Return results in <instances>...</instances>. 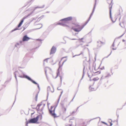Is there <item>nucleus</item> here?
<instances>
[{"label": "nucleus", "mask_w": 126, "mask_h": 126, "mask_svg": "<svg viewBox=\"0 0 126 126\" xmlns=\"http://www.w3.org/2000/svg\"><path fill=\"white\" fill-rule=\"evenodd\" d=\"M90 18V17L87 21L81 26L78 23H73L72 25V29L76 32H78L80 31L88 23Z\"/></svg>", "instance_id": "1"}, {"label": "nucleus", "mask_w": 126, "mask_h": 126, "mask_svg": "<svg viewBox=\"0 0 126 126\" xmlns=\"http://www.w3.org/2000/svg\"><path fill=\"white\" fill-rule=\"evenodd\" d=\"M39 117L38 116H37L36 118L31 119L29 120L28 121L26 122V125L29 123H35L37 122L38 120Z\"/></svg>", "instance_id": "2"}, {"label": "nucleus", "mask_w": 126, "mask_h": 126, "mask_svg": "<svg viewBox=\"0 0 126 126\" xmlns=\"http://www.w3.org/2000/svg\"><path fill=\"white\" fill-rule=\"evenodd\" d=\"M55 109L54 107L51 106L50 108L49 109V113L54 118L56 117V114L55 113Z\"/></svg>", "instance_id": "3"}, {"label": "nucleus", "mask_w": 126, "mask_h": 126, "mask_svg": "<svg viewBox=\"0 0 126 126\" xmlns=\"http://www.w3.org/2000/svg\"><path fill=\"white\" fill-rule=\"evenodd\" d=\"M99 68V66L95 64L94 67V70H93L94 75H97L100 73V72L99 71H97Z\"/></svg>", "instance_id": "4"}, {"label": "nucleus", "mask_w": 126, "mask_h": 126, "mask_svg": "<svg viewBox=\"0 0 126 126\" xmlns=\"http://www.w3.org/2000/svg\"><path fill=\"white\" fill-rule=\"evenodd\" d=\"M76 125V121L74 118L70 119L69 123L66 125V126H73Z\"/></svg>", "instance_id": "5"}, {"label": "nucleus", "mask_w": 126, "mask_h": 126, "mask_svg": "<svg viewBox=\"0 0 126 126\" xmlns=\"http://www.w3.org/2000/svg\"><path fill=\"white\" fill-rule=\"evenodd\" d=\"M112 4H110L109 5V10H110V17L112 21L113 22H114L116 20V18L114 17L112 18L111 17V9L112 7Z\"/></svg>", "instance_id": "6"}, {"label": "nucleus", "mask_w": 126, "mask_h": 126, "mask_svg": "<svg viewBox=\"0 0 126 126\" xmlns=\"http://www.w3.org/2000/svg\"><path fill=\"white\" fill-rule=\"evenodd\" d=\"M47 90L49 93L53 92L54 91V89L52 87H48L47 88Z\"/></svg>", "instance_id": "7"}, {"label": "nucleus", "mask_w": 126, "mask_h": 126, "mask_svg": "<svg viewBox=\"0 0 126 126\" xmlns=\"http://www.w3.org/2000/svg\"><path fill=\"white\" fill-rule=\"evenodd\" d=\"M60 73L59 69L57 71V73H54L53 74V77L55 79L57 78L58 76L59 75Z\"/></svg>", "instance_id": "8"}, {"label": "nucleus", "mask_w": 126, "mask_h": 126, "mask_svg": "<svg viewBox=\"0 0 126 126\" xmlns=\"http://www.w3.org/2000/svg\"><path fill=\"white\" fill-rule=\"evenodd\" d=\"M103 43L100 41L97 42L96 44V45L97 47H100L102 46Z\"/></svg>", "instance_id": "9"}, {"label": "nucleus", "mask_w": 126, "mask_h": 126, "mask_svg": "<svg viewBox=\"0 0 126 126\" xmlns=\"http://www.w3.org/2000/svg\"><path fill=\"white\" fill-rule=\"evenodd\" d=\"M42 105L41 104H38L36 107V109L37 111L42 110Z\"/></svg>", "instance_id": "10"}, {"label": "nucleus", "mask_w": 126, "mask_h": 126, "mask_svg": "<svg viewBox=\"0 0 126 126\" xmlns=\"http://www.w3.org/2000/svg\"><path fill=\"white\" fill-rule=\"evenodd\" d=\"M56 48L54 47H53L51 49L50 54L54 53L56 52Z\"/></svg>", "instance_id": "11"}, {"label": "nucleus", "mask_w": 126, "mask_h": 126, "mask_svg": "<svg viewBox=\"0 0 126 126\" xmlns=\"http://www.w3.org/2000/svg\"><path fill=\"white\" fill-rule=\"evenodd\" d=\"M30 39V38L28 37L27 35L24 36L22 39V41H28Z\"/></svg>", "instance_id": "12"}, {"label": "nucleus", "mask_w": 126, "mask_h": 126, "mask_svg": "<svg viewBox=\"0 0 126 126\" xmlns=\"http://www.w3.org/2000/svg\"><path fill=\"white\" fill-rule=\"evenodd\" d=\"M72 18L71 17H69L63 19V20L65 21H70L72 19Z\"/></svg>", "instance_id": "13"}, {"label": "nucleus", "mask_w": 126, "mask_h": 126, "mask_svg": "<svg viewBox=\"0 0 126 126\" xmlns=\"http://www.w3.org/2000/svg\"><path fill=\"white\" fill-rule=\"evenodd\" d=\"M25 18H23L22 20L21 21V22H20L18 25V28L20 27L21 26V25L22 24L24 21V20L25 19Z\"/></svg>", "instance_id": "14"}, {"label": "nucleus", "mask_w": 126, "mask_h": 126, "mask_svg": "<svg viewBox=\"0 0 126 126\" xmlns=\"http://www.w3.org/2000/svg\"><path fill=\"white\" fill-rule=\"evenodd\" d=\"M38 94L37 93L35 94H34L33 95V98L36 101L37 100Z\"/></svg>", "instance_id": "15"}, {"label": "nucleus", "mask_w": 126, "mask_h": 126, "mask_svg": "<svg viewBox=\"0 0 126 126\" xmlns=\"http://www.w3.org/2000/svg\"><path fill=\"white\" fill-rule=\"evenodd\" d=\"M62 111L63 112H65L66 110V109L65 107H63L62 109Z\"/></svg>", "instance_id": "16"}, {"label": "nucleus", "mask_w": 126, "mask_h": 126, "mask_svg": "<svg viewBox=\"0 0 126 126\" xmlns=\"http://www.w3.org/2000/svg\"><path fill=\"white\" fill-rule=\"evenodd\" d=\"M99 79V78L98 77H97L96 78H95L93 79V80L94 81H96Z\"/></svg>", "instance_id": "17"}, {"label": "nucleus", "mask_w": 126, "mask_h": 126, "mask_svg": "<svg viewBox=\"0 0 126 126\" xmlns=\"http://www.w3.org/2000/svg\"><path fill=\"white\" fill-rule=\"evenodd\" d=\"M44 5H43L41 7H36L35 8V9H36L37 8H44Z\"/></svg>", "instance_id": "18"}, {"label": "nucleus", "mask_w": 126, "mask_h": 126, "mask_svg": "<svg viewBox=\"0 0 126 126\" xmlns=\"http://www.w3.org/2000/svg\"><path fill=\"white\" fill-rule=\"evenodd\" d=\"M124 24V23L123 22H122V23H120V26L122 27H124V26H123V25Z\"/></svg>", "instance_id": "19"}, {"label": "nucleus", "mask_w": 126, "mask_h": 126, "mask_svg": "<svg viewBox=\"0 0 126 126\" xmlns=\"http://www.w3.org/2000/svg\"><path fill=\"white\" fill-rule=\"evenodd\" d=\"M90 89L91 91H93L94 90V88H93L91 87H90L89 88Z\"/></svg>", "instance_id": "20"}, {"label": "nucleus", "mask_w": 126, "mask_h": 126, "mask_svg": "<svg viewBox=\"0 0 126 126\" xmlns=\"http://www.w3.org/2000/svg\"><path fill=\"white\" fill-rule=\"evenodd\" d=\"M67 59H65V60H64V61H63V63H62V65H63V64L64 63V62H65L66 61H67ZM62 65H61H61H60V66H59V68H60V67H61V66H62Z\"/></svg>", "instance_id": "21"}, {"label": "nucleus", "mask_w": 126, "mask_h": 126, "mask_svg": "<svg viewBox=\"0 0 126 126\" xmlns=\"http://www.w3.org/2000/svg\"><path fill=\"white\" fill-rule=\"evenodd\" d=\"M31 81H32L33 83L35 84H37V83L35 82L32 79Z\"/></svg>", "instance_id": "22"}, {"label": "nucleus", "mask_w": 126, "mask_h": 126, "mask_svg": "<svg viewBox=\"0 0 126 126\" xmlns=\"http://www.w3.org/2000/svg\"><path fill=\"white\" fill-rule=\"evenodd\" d=\"M116 42V40H115V41H114L113 44V45H112V46H113V47L114 46V44H115Z\"/></svg>", "instance_id": "23"}, {"label": "nucleus", "mask_w": 126, "mask_h": 126, "mask_svg": "<svg viewBox=\"0 0 126 126\" xmlns=\"http://www.w3.org/2000/svg\"><path fill=\"white\" fill-rule=\"evenodd\" d=\"M49 59V58H47V59H45L44 60V62H47V60L48 59Z\"/></svg>", "instance_id": "24"}, {"label": "nucleus", "mask_w": 126, "mask_h": 126, "mask_svg": "<svg viewBox=\"0 0 126 126\" xmlns=\"http://www.w3.org/2000/svg\"><path fill=\"white\" fill-rule=\"evenodd\" d=\"M67 100V99L66 98H65L64 100V102H66Z\"/></svg>", "instance_id": "25"}, {"label": "nucleus", "mask_w": 126, "mask_h": 126, "mask_svg": "<svg viewBox=\"0 0 126 126\" xmlns=\"http://www.w3.org/2000/svg\"><path fill=\"white\" fill-rule=\"evenodd\" d=\"M18 30V28H16L15 29H14V30L15 31V30Z\"/></svg>", "instance_id": "26"}, {"label": "nucleus", "mask_w": 126, "mask_h": 126, "mask_svg": "<svg viewBox=\"0 0 126 126\" xmlns=\"http://www.w3.org/2000/svg\"><path fill=\"white\" fill-rule=\"evenodd\" d=\"M28 79H29V80H30L31 81V80H32V79H31L30 77H28Z\"/></svg>", "instance_id": "27"}, {"label": "nucleus", "mask_w": 126, "mask_h": 126, "mask_svg": "<svg viewBox=\"0 0 126 126\" xmlns=\"http://www.w3.org/2000/svg\"><path fill=\"white\" fill-rule=\"evenodd\" d=\"M101 69H104V67H103L102 68H100Z\"/></svg>", "instance_id": "28"}, {"label": "nucleus", "mask_w": 126, "mask_h": 126, "mask_svg": "<svg viewBox=\"0 0 126 126\" xmlns=\"http://www.w3.org/2000/svg\"><path fill=\"white\" fill-rule=\"evenodd\" d=\"M112 125V124L111 123H110V126H111Z\"/></svg>", "instance_id": "29"}, {"label": "nucleus", "mask_w": 126, "mask_h": 126, "mask_svg": "<svg viewBox=\"0 0 126 126\" xmlns=\"http://www.w3.org/2000/svg\"><path fill=\"white\" fill-rule=\"evenodd\" d=\"M103 123H104V124L106 125V123L105 122H103Z\"/></svg>", "instance_id": "30"}, {"label": "nucleus", "mask_w": 126, "mask_h": 126, "mask_svg": "<svg viewBox=\"0 0 126 126\" xmlns=\"http://www.w3.org/2000/svg\"><path fill=\"white\" fill-rule=\"evenodd\" d=\"M123 42H124V41H125V40H123Z\"/></svg>", "instance_id": "31"}, {"label": "nucleus", "mask_w": 126, "mask_h": 126, "mask_svg": "<svg viewBox=\"0 0 126 126\" xmlns=\"http://www.w3.org/2000/svg\"><path fill=\"white\" fill-rule=\"evenodd\" d=\"M60 62L59 63V64H60Z\"/></svg>", "instance_id": "32"}, {"label": "nucleus", "mask_w": 126, "mask_h": 126, "mask_svg": "<svg viewBox=\"0 0 126 126\" xmlns=\"http://www.w3.org/2000/svg\"><path fill=\"white\" fill-rule=\"evenodd\" d=\"M62 58V59H61V60H62L63 59V58Z\"/></svg>", "instance_id": "33"}]
</instances>
